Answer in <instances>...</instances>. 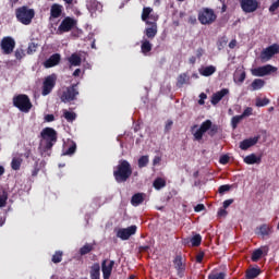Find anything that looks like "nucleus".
Segmentation results:
<instances>
[{
    "label": "nucleus",
    "mask_w": 279,
    "mask_h": 279,
    "mask_svg": "<svg viewBox=\"0 0 279 279\" xmlns=\"http://www.w3.org/2000/svg\"><path fill=\"white\" fill-rule=\"evenodd\" d=\"M60 60H62V56L60 53H53L44 62V66L45 69H53V66L60 64Z\"/></svg>",
    "instance_id": "19"
},
{
    "label": "nucleus",
    "mask_w": 279,
    "mask_h": 279,
    "mask_svg": "<svg viewBox=\"0 0 279 279\" xmlns=\"http://www.w3.org/2000/svg\"><path fill=\"white\" fill-rule=\"evenodd\" d=\"M147 165H149V156L147 155L141 156L137 160V167L140 169H144V167H147Z\"/></svg>",
    "instance_id": "34"
},
{
    "label": "nucleus",
    "mask_w": 279,
    "mask_h": 279,
    "mask_svg": "<svg viewBox=\"0 0 279 279\" xmlns=\"http://www.w3.org/2000/svg\"><path fill=\"white\" fill-rule=\"evenodd\" d=\"M220 165H228L230 162V157L228 155H223L219 159Z\"/></svg>",
    "instance_id": "52"
},
{
    "label": "nucleus",
    "mask_w": 279,
    "mask_h": 279,
    "mask_svg": "<svg viewBox=\"0 0 279 279\" xmlns=\"http://www.w3.org/2000/svg\"><path fill=\"white\" fill-rule=\"evenodd\" d=\"M192 247H199L202 245V235L199 233L195 234L191 239Z\"/></svg>",
    "instance_id": "39"
},
{
    "label": "nucleus",
    "mask_w": 279,
    "mask_h": 279,
    "mask_svg": "<svg viewBox=\"0 0 279 279\" xmlns=\"http://www.w3.org/2000/svg\"><path fill=\"white\" fill-rule=\"evenodd\" d=\"M271 104V100L269 98H256L255 106L257 108H265V106H269Z\"/></svg>",
    "instance_id": "37"
},
{
    "label": "nucleus",
    "mask_w": 279,
    "mask_h": 279,
    "mask_svg": "<svg viewBox=\"0 0 279 279\" xmlns=\"http://www.w3.org/2000/svg\"><path fill=\"white\" fill-rule=\"evenodd\" d=\"M21 165H23V159L14 157L11 161V169H13V171H20Z\"/></svg>",
    "instance_id": "35"
},
{
    "label": "nucleus",
    "mask_w": 279,
    "mask_h": 279,
    "mask_svg": "<svg viewBox=\"0 0 279 279\" xmlns=\"http://www.w3.org/2000/svg\"><path fill=\"white\" fill-rule=\"evenodd\" d=\"M63 117L69 123H73V121H75V119H77V114L75 112H71V111H64Z\"/></svg>",
    "instance_id": "38"
},
{
    "label": "nucleus",
    "mask_w": 279,
    "mask_h": 279,
    "mask_svg": "<svg viewBox=\"0 0 279 279\" xmlns=\"http://www.w3.org/2000/svg\"><path fill=\"white\" fill-rule=\"evenodd\" d=\"M207 279H226V272L209 274Z\"/></svg>",
    "instance_id": "46"
},
{
    "label": "nucleus",
    "mask_w": 279,
    "mask_h": 279,
    "mask_svg": "<svg viewBox=\"0 0 279 279\" xmlns=\"http://www.w3.org/2000/svg\"><path fill=\"white\" fill-rule=\"evenodd\" d=\"M171 128H173V120H167L165 125V132H170Z\"/></svg>",
    "instance_id": "53"
},
{
    "label": "nucleus",
    "mask_w": 279,
    "mask_h": 279,
    "mask_svg": "<svg viewBox=\"0 0 279 279\" xmlns=\"http://www.w3.org/2000/svg\"><path fill=\"white\" fill-rule=\"evenodd\" d=\"M206 206L204 204H198L194 207L195 213H202V210H205Z\"/></svg>",
    "instance_id": "55"
},
{
    "label": "nucleus",
    "mask_w": 279,
    "mask_h": 279,
    "mask_svg": "<svg viewBox=\"0 0 279 279\" xmlns=\"http://www.w3.org/2000/svg\"><path fill=\"white\" fill-rule=\"evenodd\" d=\"M76 150H77V144L72 142L69 148L63 153V156H73V154H75Z\"/></svg>",
    "instance_id": "43"
},
{
    "label": "nucleus",
    "mask_w": 279,
    "mask_h": 279,
    "mask_svg": "<svg viewBox=\"0 0 279 279\" xmlns=\"http://www.w3.org/2000/svg\"><path fill=\"white\" fill-rule=\"evenodd\" d=\"M76 26H77V20L71 16H65L61 21L57 29V34H68V32H72V29H75Z\"/></svg>",
    "instance_id": "8"
},
{
    "label": "nucleus",
    "mask_w": 279,
    "mask_h": 279,
    "mask_svg": "<svg viewBox=\"0 0 279 279\" xmlns=\"http://www.w3.org/2000/svg\"><path fill=\"white\" fill-rule=\"evenodd\" d=\"M276 71H278L277 68L271 64H267L252 70V75H254L255 77H265V75L276 73Z\"/></svg>",
    "instance_id": "13"
},
{
    "label": "nucleus",
    "mask_w": 279,
    "mask_h": 279,
    "mask_svg": "<svg viewBox=\"0 0 279 279\" xmlns=\"http://www.w3.org/2000/svg\"><path fill=\"white\" fill-rule=\"evenodd\" d=\"M204 256H205L204 252L201 251V252L196 255V263L202 264L203 260H204Z\"/></svg>",
    "instance_id": "54"
},
{
    "label": "nucleus",
    "mask_w": 279,
    "mask_h": 279,
    "mask_svg": "<svg viewBox=\"0 0 279 279\" xmlns=\"http://www.w3.org/2000/svg\"><path fill=\"white\" fill-rule=\"evenodd\" d=\"M151 12H154V9H151L149 7H145L143 9L142 21H144V23H147V21H149V16L151 15Z\"/></svg>",
    "instance_id": "36"
},
{
    "label": "nucleus",
    "mask_w": 279,
    "mask_h": 279,
    "mask_svg": "<svg viewBox=\"0 0 279 279\" xmlns=\"http://www.w3.org/2000/svg\"><path fill=\"white\" fill-rule=\"evenodd\" d=\"M57 81H58V76L56 74H50L45 77L43 83V89H41V95L44 97H47V95H50L51 90L56 88Z\"/></svg>",
    "instance_id": "9"
},
{
    "label": "nucleus",
    "mask_w": 279,
    "mask_h": 279,
    "mask_svg": "<svg viewBox=\"0 0 279 279\" xmlns=\"http://www.w3.org/2000/svg\"><path fill=\"white\" fill-rule=\"evenodd\" d=\"M217 21V13L210 8H203L198 11V22L201 25H213Z\"/></svg>",
    "instance_id": "6"
},
{
    "label": "nucleus",
    "mask_w": 279,
    "mask_h": 279,
    "mask_svg": "<svg viewBox=\"0 0 279 279\" xmlns=\"http://www.w3.org/2000/svg\"><path fill=\"white\" fill-rule=\"evenodd\" d=\"M114 268V260L105 259L101 263V271L104 279H110L112 276V269Z\"/></svg>",
    "instance_id": "16"
},
{
    "label": "nucleus",
    "mask_w": 279,
    "mask_h": 279,
    "mask_svg": "<svg viewBox=\"0 0 279 279\" xmlns=\"http://www.w3.org/2000/svg\"><path fill=\"white\" fill-rule=\"evenodd\" d=\"M93 252V244L86 243L83 247L80 248L81 256H86V254H90Z\"/></svg>",
    "instance_id": "41"
},
{
    "label": "nucleus",
    "mask_w": 279,
    "mask_h": 279,
    "mask_svg": "<svg viewBox=\"0 0 279 279\" xmlns=\"http://www.w3.org/2000/svg\"><path fill=\"white\" fill-rule=\"evenodd\" d=\"M240 5L245 14H252V12H256L258 10L259 3L258 0H241Z\"/></svg>",
    "instance_id": "14"
},
{
    "label": "nucleus",
    "mask_w": 279,
    "mask_h": 279,
    "mask_svg": "<svg viewBox=\"0 0 279 279\" xmlns=\"http://www.w3.org/2000/svg\"><path fill=\"white\" fill-rule=\"evenodd\" d=\"M262 257H263V250L257 248L253 252L251 258H252L253 263H258V260H260Z\"/></svg>",
    "instance_id": "42"
},
{
    "label": "nucleus",
    "mask_w": 279,
    "mask_h": 279,
    "mask_svg": "<svg viewBox=\"0 0 279 279\" xmlns=\"http://www.w3.org/2000/svg\"><path fill=\"white\" fill-rule=\"evenodd\" d=\"M137 229L138 228L136 227V225H133L128 228L119 229L117 232V236L118 239H121V241H128L130 236H134V234H136Z\"/></svg>",
    "instance_id": "15"
},
{
    "label": "nucleus",
    "mask_w": 279,
    "mask_h": 279,
    "mask_svg": "<svg viewBox=\"0 0 279 279\" xmlns=\"http://www.w3.org/2000/svg\"><path fill=\"white\" fill-rule=\"evenodd\" d=\"M265 86V80L255 78L251 84V90H260Z\"/></svg>",
    "instance_id": "32"
},
{
    "label": "nucleus",
    "mask_w": 279,
    "mask_h": 279,
    "mask_svg": "<svg viewBox=\"0 0 279 279\" xmlns=\"http://www.w3.org/2000/svg\"><path fill=\"white\" fill-rule=\"evenodd\" d=\"M86 5L89 12H97V10H101V2L97 0H88Z\"/></svg>",
    "instance_id": "30"
},
{
    "label": "nucleus",
    "mask_w": 279,
    "mask_h": 279,
    "mask_svg": "<svg viewBox=\"0 0 279 279\" xmlns=\"http://www.w3.org/2000/svg\"><path fill=\"white\" fill-rule=\"evenodd\" d=\"M151 49H154V45L149 43V39L143 37L141 40V53H143V56H149Z\"/></svg>",
    "instance_id": "22"
},
{
    "label": "nucleus",
    "mask_w": 279,
    "mask_h": 279,
    "mask_svg": "<svg viewBox=\"0 0 279 279\" xmlns=\"http://www.w3.org/2000/svg\"><path fill=\"white\" fill-rule=\"evenodd\" d=\"M40 171V168L38 167V166H36L35 168H34V170L32 171V175H33V178H36V175H38V172Z\"/></svg>",
    "instance_id": "61"
},
{
    "label": "nucleus",
    "mask_w": 279,
    "mask_h": 279,
    "mask_svg": "<svg viewBox=\"0 0 279 279\" xmlns=\"http://www.w3.org/2000/svg\"><path fill=\"white\" fill-rule=\"evenodd\" d=\"M68 62L70 63L71 66H81L82 65V57L77 53H72L68 58Z\"/></svg>",
    "instance_id": "29"
},
{
    "label": "nucleus",
    "mask_w": 279,
    "mask_h": 279,
    "mask_svg": "<svg viewBox=\"0 0 279 279\" xmlns=\"http://www.w3.org/2000/svg\"><path fill=\"white\" fill-rule=\"evenodd\" d=\"M39 151L41 156H51L53 145L58 143V132L53 128H45L40 132Z\"/></svg>",
    "instance_id": "1"
},
{
    "label": "nucleus",
    "mask_w": 279,
    "mask_h": 279,
    "mask_svg": "<svg viewBox=\"0 0 279 279\" xmlns=\"http://www.w3.org/2000/svg\"><path fill=\"white\" fill-rule=\"evenodd\" d=\"M8 204V193L3 192L0 195V208H3Z\"/></svg>",
    "instance_id": "49"
},
{
    "label": "nucleus",
    "mask_w": 279,
    "mask_h": 279,
    "mask_svg": "<svg viewBox=\"0 0 279 279\" xmlns=\"http://www.w3.org/2000/svg\"><path fill=\"white\" fill-rule=\"evenodd\" d=\"M173 265L178 271V276H180V278H182V276H184V271L186 269V264H184L181 253L175 255V257L173 259Z\"/></svg>",
    "instance_id": "17"
},
{
    "label": "nucleus",
    "mask_w": 279,
    "mask_h": 279,
    "mask_svg": "<svg viewBox=\"0 0 279 279\" xmlns=\"http://www.w3.org/2000/svg\"><path fill=\"white\" fill-rule=\"evenodd\" d=\"M62 256H63L62 251H57V252L52 255L51 260L54 263V265H58V263H62Z\"/></svg>",
    "instance_id": "44"
},
{
    "label": "nucleus",
    "mask_w": 279,
    "mask_h": 279,
    "mask_svg": "<svg viewBox=\"0 0 279 279\" xmlns=\"http://www.w3.org/2000/svg\"><path fill=\"white\" fill-rule=\"evenodd\" d=\"M78 95H80V89H77V83H76L66 87L65 90H63L62 94L60 95V99L63 104H71V101H75V99H77Z\"/></svg>",
    "instance_id": "7"
},
{
    "label": "nucleus",
    "mask_w": 279,
    "mask_h": 279,
    "mask_svg": "<svg viewBox=\"0 0 279 279\" xmlns=\"http://www.w3.org/2000/svg\"><path fill=\"white\" fill-rule=\"evenodd\" d=\"M226 95H230V89L222 88L221 90L215 93L211 96V104H213V106H217V104H219V101H221V99H223L226 97Z\"/></svg>",
    "instance_id": "21"
},
{
    "label": "nucleus",
    "mask_w": 279,
    "mask_h": 279,
    "mask_svg": "<svg viewBox=\"0 0 279 279\" xmlns=\"http://www.w3.org/2000/svg\"><path fill=\"white\" fill-rule=\"evenodd\" d=\"M253 111H254V109H252V107H247L246 109H244V111L241 116L243 117V119H245V117H252Z\"/></svg>",
    "instance_id": "51"
},
{
    "label": "nucleus",
    "mask_w": 279,
    "mask_h": 279,
    "mask_svg": "<svg viewBox=\"0 0 279 279\" xmlns=\"http://www.w3.org/2000/svg\"><path fill=\"white\" fill-rule=\"evenodd\" d=\"M162 161V158L160 156H155L153 159V166L156 167L157 165H160Z\"/></svg>",
    "instance_id": "57"
},
{
    "label": "nucleus",
    "mask_w": 279,
    "mask_h": 279,
    "mask_svg": "<svg viewBox=\"0 0 279 279\" xmlns=\"http://www.w3.org/2000/svg\"><path fill=\"white\" fill-rule=\"evenodd\" d=\"M278 5L276 2H274L270 7H269V12H276V10H278Z\"/></svg>",
    "instance_id": "63"
},
{
    "label": "nucleus",
    "mask_w": 279,
    "mask_h": 279,
    "mask_svg": "<svg viewBox=\"0 0 279 279\" xmlns=\"http://www.w3.org/2000/svg\"><path fill=\"white\" fill-rule=\"evenodd\" d=\"M16 60H23L25 58V50L23 48H17L14 52Z\"/></svg>",
    "instance_id": "47"
},
{
    "label": "nucleus",
    "mask_w": 279,
    "mask_h": 279,
    "mask_svg": "<svg viewBox=\"0 0 279 279\" xmlns=\"http://www.w3.org/2000/svg\"><path fill=\"white\" fill-rule=\"evenodd\" d=\"M45 121H47V123H51L52 121H56V116H53V114H46L45 116Z\"/></svg>",
    "instance_id": "56"
},
{
    "label": "nucleus",
    "mask_w": 279,
    "mask_h": 279,
    "mask_svg": "<svg viewBox=\"0 0 279 279\" xmlns=\"http://www.w3.org/2000/svg\"><path fill=\"white\" fill-rule=\"evenodd\" d=\"M132 165L125 159L119 160L118 165L113 168V178L118 184H123L132 178Z\"/></svg>",
    "instance_id": "2"
},
{
    "label": "nucleus",
    "mask_w": 279,
    "mask_h": 279,
    "mask_svg": "<svg viewBox=\"0 0 279 279\" xmlns=\"http://www.w3.org/2000/svg\"><path fill=\"white\" fill-rule=\"evenodd\" d=\"M262 274L260 268H250L245 272V279H256Z\"/></svg>",
    "instance_id": "31"
},
{
    "label": "nucleus",
    "mask_w": 279,
    "mask_h": 279,
    "mask_svg": "<svg viewBox=\"0 0 279 279\" xmlns=\"http://www.w3.org/2000/svg\"><path fill=\"white\" fill-rule=\"evenodd\" d=\"M206 132H208V135L211 137L216 136L219 133V125L213 124V121L210 120L204 121L201 124L199 129L193 133L194 141H197L199 143V141L204 138V134Z\"/></svg>",
    "instance_id": "3"
},
{
    "label": "nucleus",
    "mask_w": 279,
    "mask_h": 279,
    "mask_svg": "<svg viewBox=\"0 0 279 279\" xmlns=\"http://www.w3.org/2000/svg\"><path fill=\"white\" fill-rule=\"evenodd\" d=\"M231 204H234V199L230 198V199H226L223 202V208H228Z\"/></svg>",
    "instance_id": "58"
},
{
    "label": "nucleus",
    "mask_w": 279,
    "mask_h": 279,
    "mask_svg": "<svg viewBox=\"0 0 279 279\" xmlns=\"http://www.w3.org/2000/svg\"><path fill=\"white\" fill-rule=\"evenodd\" d=\"M145 202V194L144 193H136L131 198L132 206H141Z\"/></svg>",
    "instance_id": "27"
},
{
    "label": "nucleus",
    "mask_w": 279,
    "mask_h": 279,
    "mask_svg": "<svg viewBox=\"0 0 279 279\" xmlns=\"http://www.w3.org/2000/svg\"><path fill=\"white\" fill-rule=\"evenodd\" d=\"M228 215V211L225 209L218 210V217H226Z\"/></svg>",
    "instance_id": "59"
},
{
    "label": "nucleus",
    "mask_w": 279,
    "mask_h": 279,
    "mask_svg": "<svg viewBox=\"0 0 279 279\" xmlns=\"http://www.w3.org/2000/svg\"><path fill=\"white\" fill-rule=\"evenodd\" d=\"M153 186L156 189V191H160V189H165V186H167V181H165L162 178H157L154 181Z\"/></svg>",
    "instance_id": "33"
},
{
    "label": "nucleus",
    "mask_w": 279,
    "mask_h": 279,
    "mask_svg": "<svg viewBox=\"0 0 279 279\" xmlns=\"http://www.w3.org/2000/svg\"><path fill=\"white\" fill-rule=\"evenodd\" d=\"M198 73L203 77H210V75H215V73H217V66L215 65L203 66L198 70Z\"/></svg>",
    "instance_id": "23"
},
{
    "label": "nucleus",
    "mask_w": 279,
    "mask_h": 279,
    "mask_svg": "<svg viewBox=\"0 0 279 279\" xmlns=\"http://www.w3.org/2000/svg\"><path fill=\"white\" fill-rule=\"evenodd\" d=\"M255 233L259 234L260 236H269L271 233V228L267 223H264L256 228Z\"/></svg>",
    "instance_id": "25"
},
{
    "label": "nucleus",
    "mask_w": 279,
    "mask_h": 279,
    "mask_svg": "<svg viewBox=\"0 0 279 279\" xmlns=\"http://www.w3.org/2000/svg\"><path fill=\"white\" fill-rule=\"evenodd\" d=\"M204 56V49L203 48H198L197 50H196V57L199 59V58H202Z\"/></svg>",
    "instance_id": "60"
},
{
    "label": "nucleus",
    "mask_w": 279,
    "mask_h": 279,
    "mask_svg": "<svg viewBox=\"0 0 279 279\" xmlns=\"http://www.w3.org/2000/svg\"><path fill=\"white\" fill-rule=\"evenodd\" d=\"M245 77H247L245 71H242L241 73L236 72V74L234 75V82H236L238 84H243V82H245Z\"/></svg>",
    "instance_id": "40"
},
{
    "label": "nucleus",
    "mask_w": 279,
    "mask_h": 279,
    "mask_svg": "<svg viewBox=\"0 0 279 279\" xmlns=\"http://www.w3.org/2000/svg\"><path fill=\"white\" fill-rule=\"evenodd\" d=\"M191 82V76L187 73H182L177 78V87L182 88L184 84H189Z\"/></svg>",
    "instance_id": "26"
},
{
    "label": "nucleus",
    "mask_w": 279,
    "mask_h": 279,
    "mask_svg": "<svg viewBox=\"0 0 279 279\" xmlns=\"http://www.w3.org/2000/svg\"><path fill=\"white\" fill-rule=\"evenodd\" d=\"M258 141H260V135L243 140L240 143V149H242V151H247V149H250V147H254Z\"/></svg>",
    "instance_id": "18"
},
{
    "label": "nucleus",
    "mask_w": 279,
    "mask_h": 279,
    "mask_svg": "<svg viewBox=\"0 0 279 279\" xmlns=\"http://www.w3.org/2000/svg\"><path fill=\"white\" fill-rule=\"evenodd\" d=\"M231 189L232 185L230 184L220 185L218 189V193H220V195H223V193H228V191H230Z\"/></svg>",
    "instance_id": "48"
},
{
    "label": "nucleus",
    "mask_w": 279,
    "mask_h": 279,
    "mask_svg": "<svg viewBox=\"0 0 279 279\" xmlns=\"http://www.w3.org/2000/svg\"><path fill=\"white\" fill-rule=\"evenodd\" d=\"M24 158H26V160L32 158V149H26V151L24 153Z\"/></svg>",
    "instance_id": "62"
},
{
    "label": "nucleus",
    "mask_w": 279,
    "mask_h": 279,
    "mask_svg": "<svg viewBox=\"0 0 279 279\" xmlns=\"http://www.w3.org/2000/svg\"><path fill=\"white\" fill-rule=\"evenodd\" d=\"M241 121H243V116H234L231 120V125L233 130H236L239 123H241Z\"/></svg>",
    "instance_id": "45"
},
{
    "label": "nucleus",
    "mask_w": 279,
    "mask_h": 279,
    "mask_svg": "<svg viewBox=\"0 0 279 279\" xmlns=\"http://www.w3.org/2000/svg\"><path fill=\"white\" fill-rule=\"evenodd\" d=\"M234 47H236V39H232V40L229 43V49H234Z\"/></svg>",
    "instance_id": "64"
},
{
    "label": "nucleus",
    "mask_w": 279,
    "mask_h": 279,
    "mask_svg": "<svg viewBox=\"0 0 279 279\" xmlns=\"http://www.w3.org/2000/svg\"><path fill=\"white\" fill-rule=\"evenodd\" d=\"M279 53V44H272L260 52V60H271L272 57Z\"/></svg>",
    "instance_id": "12"
},
{
    "label": "nucleus",
    "mask_w": 279,
    "mask_h": 279,
    "mask_svg": "<svg viewBox=\"0 0 279 279\" xmlns=\"http://www.w3.org/2000/svg\"><path fill=\"white\" fill-rule=\"evenodd\" d=\"M13 106L19 108L21 112H29L32 110V100L29 96L25 94H19L17 96L13 97Z\"/></svg>",
    "instance_id": "5"
},
{
    "label": "nucleus",
    "mask_w": 279,
    "mask_h": 279,
    "mask_svg": "<svg viewBox=\"0 0 279 279\" xmlns=\"http://www.w3.org/2000/svg\"><path fill=\"white\" fill-rule=\"evenodd\" d=\"M245 165H260L262 158L256 156V154H251L244 158Z\"/></svg>",
    "instance_id": "28"
},
{
    "label": "nucleus",
    "mask_w": 279,
    "mask_h": 279,
    "mask_svg": "<svg viewBox=\"0 0 279 279\" xmlns=\"http://www.w3.org/2000/svg\"><path fill=\"white\" fill-rule=\"evenodd\" d=\"M146 25L149 26L144 29V38H146V40H154V38L158 36V23L146 21Z\"/></svg>",
    "instance_id": "11"
},
{
    "label": "nucleus",
    "mask_w": 279,
    "mask_h": 279,
    "mask_svg": "<svg viewBox=\"0 0 279 279\" xmlns=\"http://www.w3.org/2000/svg\"><path fill=\"white\" fill-rule=\"evenodd\" d=\"M63 11H64V7H62V4L53 3L50 7L49 21H52L53 19H60L62 16Z\"/></svg>",
    "instance_id": "20"
},
{
    "label": "nucleus",
    "mask_w": 279,
    "mask_h": 279,
    "mask_svg": "<svg viewBox=\"0 0 279 279\" xmlns=\"http://www.w3.org/2000/svg\"><path fill=\"white\" fill-rule=\"evenodd\" d=\"M16 41L11 36L3 37L0 41V49L4 56H10L14 52Z\"/></svg>",
    "instance_id": "10"
},
{
    "label": "nucleus",
    "mask_w": 279,
    "mask_h": 279,
    "mask_svg": "<svg viewBox=\"0 0 279 279\" xmlns=\"http://www.w3.org/2000/svg\"><path fill=\"white\" fill-rule=\"evenodd\" d=\"M90 279H101V266L99 263L93 264L89 270Z\"/></svg>",
    "instance_id": "24"
},
{
    "label": "nucleus",
    "mask_w": 279,
    "mask_h": 279,
    "mask_svg": "<svg viewBox=\"0 0 279 279\" xmlns=\"http://www.w3.org/2000/svg\"><path fill=\"white\" fill-rule=\"evenodd\" d=\"M15 16L22 25H32V21L34 20V16H36V12L34 9L20 7L15 10Z\"/></svg>",
    "instance_id": "4"
},
{
    "label": "nucleus",
    "mask_w": 279,
    "mask_h": 279,
    "mask_svg": "<svg viewBox=\"0 0 279 279\" xmlns=\"http://www.w3.org/2000/svg\"><path fill=\"white\" fill-rule=\"evenodd\" d=\"M36 49H38V45L31 43L27 48V53L28 54L36 53Z\"/></svg>",
    "instance_id": "50"
}]
</instances>
